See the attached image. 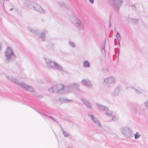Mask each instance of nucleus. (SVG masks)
Instances as JSON below:
<instances>
[{"label": "nucleus", "mask_w": 148, "mask_h": 148, "mask_svg": "<svg viewBox=\"0 0 148 148\" xmlns=\"http://www.w3.org/2000/svg\"><path fill=\"white\" fill-rule=\"evenodd\" d=\"M89 1L91 3H93L94 2V0H89Z\"/></svg>", "instance_id": "nucleus-10"}, {"label": "nucleus", "mask_w": 148, "mask_h": 148, "mask_svg": "<svg viewBox=\"0 0 148 148\" xmlns=\"http://www.w3.org/2000/svg\"><path fill=\"white\" fill-rule=\"evenodd\" d=\"M117 119V118L116 117H113L112 119L114 121H115V120H116Z\"/></svg>", "instance_id": "nucleus-8"}, {"label": "nucleus", "mask_w": 148, "mask_h": 148, "mask_svg": "<svg viewBox=\"0 0 148 148\" xmlns=\"http://www.w3.org/2000/svg\"><path fill=\"white\" fill-rule=\"evenodd\" d=\"M64 135L65 136H68V134L66 133H64Z\"/></svg>", "instance_id": "nucleus-9"}, {"label": "nucleus", "mask_w": 148, "mask_h": 148, "mask_svg": "<svg viewBox=\"0 0 148 148\" xmlns=\"http://www.w3.org/2000/svg\"><path fill=\"white\" fill-rule=\"evenodd\" d=\"M62 89L64 88V87L63 86H62Z\"/></svg>", "instance_id": "nucleus-12"}, {"label": "nucleus", "mask_w": 148, "mask_h": 148, "mask_svg": "<svg viewBox=\"0 0 148 148\" xmlns=\"http://www.w3.org/2000/svg\"><path fill=\"white\" fill-rule=\"evenodd\" d=\"M140 137V135L138 132H137L135 135V138L136 139Z\"/></svg>", "instance_id": "nucleus-5"}, {"label": "nucleus", "mask_w": 148, "mask_h": 148, "mask_svg": "<svg viewBox=\"0 0 148 148\" xmlns=\"http://www.w3.org/2000/svg\"><path fill=\"white\" fill-rule=\"evenodd\" d=\"M86 82V81L85 80H83L82 81V82L84 84H85Z\"/></svg>", "instance_id": "nucleus-11"}, {"label": "nucleus", "mask_w": 148, "mask_h": 148, "mask_svg": "<svg viewBox=\"0 0 148 148\" xmlns=\"http://www.w3.org/2000/svg\"><path fill=\"white\" fill-rule=\"evenodd\" d=\"M145 105L146 107H148V102L147 101L145 103Z\"/></svg>", "instance_id": "nucleus-7"}, {"label": "nucleus", "mask_w": 148, "mask_h": 148, "mask_svg": "<svg viewBox=\"0 0 148 148\" xmlns=\"http://www.w3.org/2000/svg\"><path fill=\"white\" fill-rule=\"evenodd\" d=\"M25 88L26 90H28L30 92H32L33 91L32 88L29 86H25Z\"/></svg>", "instance_id": "nucleus-2"}, {"label": "nucleus", "mask_w": 148, "mask_h": 148, "mask_svg": "<svg viewBox=\"0 0 148 148\" xmlns=\"http://www.w3.org/2000/svg\"><path fill=\"white\" fill-rule=\"evenodd\" d=\"M51 64H53V63H51Z\"/></svg>", "instance_id": "nucleus-13"}, {"label": "nucleus", "mask_w": 148, "mask_h": 148, "mask_svg": "<svg viewBox=\"0 0 148 148\" xmlns=\"http://www.w3.org/2000/svg\"><path fill=\"white\" fill-rule=\"evenodd\" d=\"M111 79L114 80V78L113 77H110L106 78L105 80V82H107L109 81H110Z\"/></svg>", "instance_id": "nucleus-4"}, {"label": "nucleus", "mask_w": 148, "mask_h": 148, "mask_svg": "<svg viewBox=\"0 0 148 148\" xmlns=\"http://www.w3.org/2000/svg\"><path fill=\"white\" fill-rule=\"evenodd\" d=\"M116 37H117V38L118 39V41H119V38H120V35H119V34H117V35H116Z\"/></svg>", "instance_id": "nucleus-6"}, {"label": "nucleus", "mask_w": 148, "mask_h": 148, "mask_svg": "<svg viewBox=\"0 0 148 148\" xmlns=\"http://www.w3.org/2000/svg\"><path fill=\"white\" fill-rule=\"evenodd\" d=\"M13 52L12 49L10 47H8L5 53V55L9 59L10 58V56L13 54Z\"/></svg>", "instance_id": "nucleus-1"}, {"label": "nucleus", "mask_w": 148, "mask_h": 148, "mask_svg": "<svg viewBox=\"0 0 148 148\" xmlns=\"http://www.w3.org/2000/svg\"><path fill=\"white\" fill-rule=\"evenodd\" d=\"M84 66L85 67H88L90 66V63L88 61H85L84 63Z\"/></svg>", "instance_id": "nucleus-3"}]
</instances>
